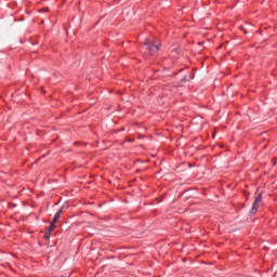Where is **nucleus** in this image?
<instances>
[{
    "label": "nucleus",
    "mask_w": 277,
    "mask_h": 277,
    "mask_svg": "<svg viewBox=\"0 0 277 277\" xmlns=\"http://www.w3.org/2000/svg\"><path fill=\"white\" fill-rule=\"evenodd\" d=\"M50 234H51V232H47V233L44 234V238H45V239H49Z\"/></svg>",
    "instance_id": "nucleus-5"
},
{
    "label": "nucleus",
    "mask_w": 277,
    "mask_h": 277,
    "mask_svg": "<svg viewBox=\"0 0 277 277\" xmlns=\"http://www.w3.org/2000/svg\"><path fill=\"white\" fill-rule=\"evenodd\" d=\"M42 11H43V12H49V9H48V8H45V9H42Z\"/></svg>",
    "instance_id": "nucleus-6"
},
{
    "label": "nucleus",
    "mask_w": 277,
    "mask_h": 277,
    "mask_svg": "<svg viewBox=\"0 0 277 277\" xmlns=\"http://www.w3.org/2000/svg\"><path fill=\"white\" fill-rule=\"evenodd\" d=\"M55 230V223H51L50 227H49V233Z\"/></svg>",
    "instance_id": "nucleus-4"
},
{
    "label": "nucleus",
    "mask_w": 277,
    "mask_h": 277,
    "mask_svg": "<svg viewBox=\"0 0 277 277\" xmlns=\"http://www.w3.org/2000/svg\"><path fill=\"white\" fill-rule=\"evenodd\" d=\"M262 201H263V194H259V196L255 197L252 209L250 211L251 215H254L259 211V208L261 207Z\"/></svg>",
    "instance_id": "nucleus-1"
},
{
    "label": "nucleus",
    "mask_w": 277,
    "mask_h": 277,
    "mask_svg": "<svg viewBox=\"0 0 277 277\" xmlns=\"http://www.w3.org/2000/svg\"><path fill=\"white\" fill-rule=\"evenodd\" d=\"M145 47H147V49H148V51L150 52L151 55H153V53H157V51H159V44L153 43L151 40H146L145 41Z\"/></svg>",
    "instance_id": "nucleus-2"
},
{
    "label": "nucleus",
    "mask_w": 277,
    "mask_h": 277,
    "mask_svg": "<svg viewBox=\"0 0 277 277\" xmlns=\"http://www.w3.org/2000/svg\"><path fill=\"white\" fill-rule=\"evenodd\" d=\"M62 213H64V210H62V209L56 212V214L54 215L53 221H52L53 224H57Z\"/></svg>",
    "instance_id": "nucleus-3"
}]
</instances>
